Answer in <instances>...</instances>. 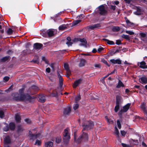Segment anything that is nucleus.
Wrapping results in <instances>:
<instances>
[{"label":"nucleus","mask_w":147,"mask_h":147,"mask_svg":"<svg viewBox=\"0 0 147 147\" xmlns=\"http://www.w3.org/2000/svg\"><path fill=\"white\" fill-rule=\"evenodd\" d=\"M81 20H78L74 21L73 22V25H76L78 24V23H79L80 22H81Z\"/></svg>","instance_id":"35"},{"label":"nucleus","mask_w":147,"mask_h":147,"mask_svg":"<svg viewBox=\"0 0 147 147\" xmlns=\"http://www.w3.org/2000/svg\"><path fill=\"white\" fill-rule=\"evenodd\" d=\"M109 74H108L106 76L103 77V78H102V83H104V82H105V81H104V80L105 79L107 78L109 76Z\"/></svg>","instance_id":"57"},{"label":"nucleus","mask_w":147,"mask_h":147,"mask_svg":"<svg viewBox=\"0 0 147 147\" xmlns=\"http://www.w3.org/2000/svg\"><path fill=\"white\" fill-rule=\"evenodd\" d=\"M13 99L16 100L30 101L31 97L28 94H21L19 95L18 93H15L12 94Z\"/></svg>","instance_id":"1"},{"label":"nucleus","mask_w":147,"mask_h":147,"mask_svg":"<svg viewBox=\"0 0 147 147\" xmlns=\"http://www.w3.org/2000/svg\"><path fill=\"white\" fill-rule=\"evenodd\" d=\"M19 93H20V94H19V95H20L21 94H23L22 93L24 92V89H20L19 91Z\"/></svg>","instance_id":"60"},{"label":"nucleus","mask_w":147,"mask_h":147,"mask_svg":"<svg viewBox=\"0 0 147 147\" xmlns=\"http://www.w3.org/2000/svg\"><path fill=\"white\" fill-rule=\"evenodd\" d=\"M61 141V138H57L56 139V142L57 143H59Z\"/></svg>","instance_id":"49"},{"label":"nucleus","mask_w":147,"mask_h":147,"mask_svg":"<svg viewBox=\"0 0 147 147\" xmlns=\"http://www.w3.org/2000/svg\"><path fill=\"white\" fill-rule=\"evenodd\" d=\"M15 119L17 122H19L21 120V118L19 115L16 114V115Z\"/></svg>","instance_id":"31"},{"label":"nucleus","mask_w":147,"mask_h":147,"mask_svg":"<svg viewBox=\"0 0 147 147\" xmlns=\"http://www.w3.org/2000/svg\"><path fill=\"white\" fill-rule=\"evenodd\" d=\"M83 129L85 130H89L92 128L94 126L93 122L91 121H86L83 125Z\"/></svg>","instance_id":"5"},{"label":"nucleus","mask_w":147,"mask_h":147,"mask_svg":"<svg viewBox=\"0 0 147 147\" xmlns=\"http://www.w3.org/2000/svg\"><path fill=\"white\" fill-rule=\"evenodd\" d=\"M104 49V48L102 47H100L99 48H98L97 49V51L98 53H100V52L102 51Z\"/></svg>","instance_id":"44"},{"label":"nucleus","mask_w":147,"mask_h":147,"mask_svg":"<svg viewBox=\"0 0 147 147\" xmlns=\"http://www.w3.org/2000/svg\"><path fill=\"white\" fill-rule=\"evenodd\" d=\"M116 44L117 45H119L121 44V40H117L116 41Z\"/></svg>","instance_id":"54"},{"label":"nucleus","mask_w":147,"mask_h":147,"mask_svg":"<svg viewBox=\"0 0 147 147\" xmlns=\"http://www.w3.org/2000/svg\"><path fill=\"white\" fill-rule=\"evenodd\" d=\"M43 45L42 44L38 43H34V48L36 50H39L42 48Z\"/></svg>","instance_id":"10"},{"label":"nucleus","mask_w":147,"mask_h":147,"mask_svg":"<svg viewBox=\"0 0 147 147\" xmlns=\"http://www.w3.org/2000/svg\"><path fill=\"white\" fill-rule=\"evenodd\" d=\"M10 138L8 136H6L4 139L5 144H9L11 143Z\"/></svg>","instance_id":"23"},{"label":"nucleus","mask_w":147,"mask_h":147,"mask_svg":"<svg viewBox=\"0 0 147 147\" xmlns=\"http://www.w3.org/2000/svg\"><path fill=\"white\" fill-rule=\"evenodd\" d=\"M138 65L140 67L142 68H147V66L146 65V63L144 61H142L140 63H138Z\"/></svg>","instance_id":"14"},{"label":"nucleus","mask_w":147,"mask_h":147,"mask_svg":"<svg viewBox=\"0 0 147 147\" xmlns=\"http://www.w3.org/2000/svg\"><path fill=\"white\" fill-rule=\"evenodd\" d=\"M42 60L44 61L46 63H48V61L46 60L45 58L44 57H42Z\"/></svg>","instance_id":"61"},{"label":"nucleus","mask_w":147,"mask_h":147,"mask_svg":"<svg viewBox=\"0 0 147 147\" xmlns=\"http://www.w3.org/2000/svg\"><path fill=\"white\" fill-rule=\"evenodd\" d=\"M66 28V25L64 24H63L59 26V30H65Z\"/></svg>","instance_id":"30"},{"label":"nucleus","mask_w":147,"mask_h":147,"mask_svg":"<svg viewBox=\"0 0 147 147\" xmlns=\"http://www.w3.org/2000/svg\"><path fill=\"white\" fill-rule=\"evenodd\" d=\"M100 26V24H98L89 26L87 27V28L88 29L93 30L95 28H99Z\"/></svg>","instance_id":"9"},{"label":"nucleus","mask_w":147,"mask_h":147,"mask_svg":"<svg viewBox=\"0 0 147 147\" xmlns=\"http://www.w3.org/2000/svg\"><path fill=\"white\" fill-rule=\"evenodd\" d=\"M53 145V143L51 141L46 142L45 144V147H52Z\"/></svg>","instance_id":"20"},{"label":"nucleus","mask_w":147,"mask_h":147,"mask_svg":"<svg viewBox=\"0 0 147 147\" xmlns=\"http://www.w3.org/2000/svg\"><path fill=\"white\" fill-rule=\"evenodd\" d=\"M41 141L38 140H37L35 144V145H37L38 146H40L41 145Z\"/></svg>","instance_id":"43"},{"label":"nucleus","mask_w":147,"mask_h":147,"mask_svg":"<svg viewBox=\"0 0 147 147\" xmlns=\"http://www.w3.org/2000/svg\"><path fill=\"white\" fill-rule=\"evenodd\" d=\"M85 129H83L82 132L77 140V142L80 143L82 141H86L88 140V134L85 132Z\"/></svg>","instance_id":"2"},{"label":"nucleus","mask_w":147,"mask_h":147,"mask_svg":"<svg viewBox=\"0 0 147 147\" xmlns=\"http://www.w3.org/2000/svg\"><path fill=\"white\" fill-rule=\"evenodd\" d=\"M52 95L54 97H57V92L55 93L54 92L52 94Z\"/></svg>","instance_id":"63"},{"label":"nucleus","mask_w":147,"mask_h":147,"mask_svg":"<svg viewBox=\"0 0 147 147\" xmlns=\"http://www.w3.org/2000/svg\"><path fill=\"white\" fill-rule=\"evenodd\" d=\"M18 131L20 132L23 131L24 130L23 128L21 126H18Z\"/></svg>","instance_id":"41"},{"label":"nucleus","mask_w":147,"mask_h":147,"mask_svg":"<svg viewBox=\"0 0 147 147\" xmlns=\"http://www.w3.org/2000/svg\"><path fill=\"white\" fill-rule=\"evenodd\" d=\"M68 129V128L65 129L63 132V140L65 144L68 142L70 138Z\"/></svg>","instance_id":"3"},{"label":"nucleus","mask_w":147,"mask_h":147,"mask_svg":"<svg viewBox=\"0 0 147 147\" xmlns=\"http://www.w3.org/2000/svg\"><path fill=\"white\" fill-rule=\"evenodd\" d=\"M4 117V113L2 110H0V117L2 118Z\"/></svg>","instance_id":"42"},{"label":"nucleus","mask_w":147,"mask_h":147,"mask_svg":"<svg viewBox=\"0 0 147 147\" xmlns=\"http://www.w3.org/2000/svg\"><path fill=\"white\" fill-rule=\"evenodd\" d=\"M46 71L47 72L49 73L50 72L51 69L50 68L48 67L46 69Z\"/></svg>","instance_id":"64"},{"label":"nucleus","mask_w":147,"mask_h":147,"mask_svg":"<svg viewBox=\"0 0 147 147\" xmlns=\"http://www.w3.org/2000/svg\"><path fill=\"white\" fill-rule=\"evenodd\" d=\"M79 105L78 104H76L73 107V108L75 110L77 109L79 107Z\"/></svg>","instance_id":"50"},{"label":"nucleus","mask_w":147,"mask_h":147,"mask_svg":"<svg viewBox=\"0 0 147 147\" xmlns=\"http://www.w3.org/2000/svg\"><path fill=\"white\" fill-rule=\"evenodd\" d=\"M122 37L127 39H129V36L127 35L123 34L122 36Z\"/></svg>","instance_id":"53"},{"label":"nucleus","mask_w":147,"mask_h":147,"mask_svg":"<svg viewBox=\"0 0 147 147\" xmlns=\"http://www.w3.org/2000/svg\"><path fill=\"white\" fill-rule=\"evenodd\" d=\"M103 40L105 41L109 45H113L114 44V42L112 41H110L109 40L105 38L103 39Z\"/></svg>","instance_id":"28"},{"label":"nucleus","mask_w":147,"mask_h":147,"mask_svg":"<svg viewBox=\"0 0 147 147\" xmlns=\"http://www.w3.org/2000/svg\"><path fill=\"white\" fill-rule=\"evenodd\" d=\"M121 145L123 147H129V145L123 143H121Z\"/></svg>","instance_id":"56"},{"label":"nucleus","mask_w":147,"mask_h":147,"mask_svg":"<svg viewBox=\"0 0 147 147\" xmlns=\"http://www.w3.org/2000/svg\"><path fill=\"white\" fill-rule=\"evenodd\" d=\"M57 75L59 79V86L61 88V87L63 85V80L61 76L60 75L59 73H57Z\"/></svg>","instance_id":"19"},{"label":"nucleus","mask_w":147,"mask_h":147,"mask_svg":"<svg viewBox=\"0 0 147 147\" xmlns=\"http://www.w3.org/2000/svg\"><path fill=\"white\" fill-rule=\"evenodd\" d=\"M66 44L68 46H70L72 45V43L71 41H67L66 42Z\"/></svg>","instance_id":"48"},{"label":"nucleus","mask_w":147,"mask_h":147,"mask_svg":"<svg viewBox=\"0 0 147 147\" xmlns=\"http://www.w3.org/2000/svg\"><path fill=\"white\" fill-rule=\"evenodd\" d=\"M139 81L142 83H147V78L145 77H141L139 79Z\"/></svg>","instance_id":"18"},{"label":"nucleus","mask_w":147,"mask_h":147,"mask_svg":"<svg viewBox=\"0 0 147 147\" xmlns=\"http://www.w3.org/2000/svg\"><path fill=\"white\" fill-rule=\"evenodd\" d=\"M86 63V60L84 59H81L80 60V63L79 64V66L80 67L84 66Z\"/></svg>","instance_id":"24"},{"label":"nucleus","mask_w":147,"mask_h":147,"mask_svg":"<svg viewBox=\"0 0 147 147\" xmlns=\"http://www.w3.org/2000/svg\"><path fill=\"white\" fill-rule=\"evenodd\" d=\"M119 109V105L116 104V106L115 108V112H117Z\"/></svg>","instance_id":"40"},{"label":"nucleus","mask_w":147,"mask_h":147,"mask_svg":"<svg viewBox=\"0 0 147 147\" xmlns=\"http://www.w3.org/2000/svg\"><path fill=\"white\" fill-rule=\"evenodd\" d=\"M25 121L27 123H30L31 122L30 120L28 119H26L25 120Z\"/></svg>","instance_id":"59"},{"label":"nucleus","mask_w":147,"mask_h":147,"mask_svg":"<svg viewBox=\"0 0 147 147\" xmlns=\"http://www.w3.org/2000/svg\"><path fill=\"white\" fill-rule=\"evenodd\" d=\"M129 109V103L124 106L122 109H121L119 113V115L121 117L122 114L124 112H126Z\"/></svg>","instance_id":"8"},{"label":"nucleus","mask_w":147,"mask_h":147,"mask_svg":"<svg viewBox=\"0 0 147 147\" xmlns=\"http://www.w3.org/2000/svg\"><path fill=\"white\" fill-rule=\"evenodd\" d=\"M117 123L118 126V127L119 129H120L121 128V125L120 124V122L119 120H117Z\"/></svg>","instance_id":"45"},{"label":"nucleus","mask_w":147,"mask_h":147,"mask_svg":"<svg viewBox=\"0 0 147 147\" xmlns=\"http://www.w3.org/2000/svg\"><path fill=\"white\" fill-rule=\"evenodd\" d=\"M146 105L144 103H143L141 104L140 106L141 108L144 111L145 113H146Z\"/></svg>","instance_id":"26"},{"label":"nucleus","mask_w":147,"mask_h":147,"mask_svg":"<svg viewBox=\"0 0 147 147\" xmlns=\"http://www.w3.org/2000/svg\"><path fill=\"white\" fill-rule=\"evenodd\" d=\"M9 129V127H8V126H6L4 127L3 128V130L4 131H8Z\"/></svg>","instance_id":"46"},{"label":"nucleus","mask_w":147,"mask_h":147,"mask_svg":"<svg viewBox=\"0 0 147 147\" xmlns=\"http://www.w3.org/2000/svg\"><path fill=\"white\" fill-rule=\"evenodd\" d=\"M116 7L115 6L111 5V8L114 11L116 9Z\"/></svg>","instance_id":"58"},{"label":"nucleus","mask_w":147,"mask_h":147,"mask_svg":"<svg viewBox=\"0 0 147 147\" xmlns=\"http://www.w3.org/2000/svg\"><path fill=\"white\" fill-rule=\"evenodd\" d=\"M36 59L35 58L33 59V61L35 63L38 64L39 63V58L38 57H36Z\"/></svg>","instance_id":"36"},{"label":"nucleus","mask_w":147,"mask_h":147,"mask_svg":"<svg viewBox=\"0 0 147 147\" xmlns=\"http://www.w3.org/2000/svg\"><path fill=\"white\" fill-rule=\"evenodd\" d=\"M9 79V77L8 76H6L4 78L3 80L5 81V82H6L8 81Z\"/></svg>","instance_id":"51"},{"label":"nucleus","mask_w":147,"mask_h":147,"mask_svg":"<svg viewBox=\"0 0 147 147\" xmlns=\"http://www.w3.org/2000/svg\"><path fill=\"white\" fill-rule=\"evenodd\" d=\"M29 136L30 139L34 140L38 138H40V133L36 135L32 134V132L29 131Z\"/></svg>","instance_id":"7"},{"label":"nucleus","mask_w":147,"mask_h":147,"mask_svg":"<svg viewBox=\"0 0 147 147\" xmlns=\"http://www.w3.org/2000/svg\"><path fill=\"white\" fill-rule=\"evenodd\" d=\"M135 8L137 11H136L135 12V14L137 15H140L142 13V10L141 7H136Z\"/></svg>","instance_id":"15"},{"label":"nucleus","mask_w":147,"mask_h":147,"mask_svg":"<svg viewBox=\"0 0 147 147\" xmlns=\"http://www.w3.org/2000/svg\"><path fill=\"white\" fill-rule=\"evenodd\" d=\"M70 108L69 107H68L64 109L63 113L65 115H67L70 113Z\"/></svg>","instance_id":"21"},{"label":"nucleus","mask_w":147,"mask_h":147,"mask_svg":"<svg viewBox=\"0 0 147 147\" xmlns=\"http://www.w3.org/2000/svg\"><path fill=\"white\" fill-rule=\"evenodd\" d=\"M122 102V98L119 95H117L116 97V104L119 105Z\"/></svg>","instance_id":"22"},{"label":"nucleus","mask_w":147,"mask_h":147,"mask_svg":"<svg viewBox=\"0 0 147 147\" xmlns=\"http://www.w3.org/2000/svg\"><path fill=\"white\" fill-rule=\"evenodd\" d=\"M110 62L113 64H120L121 63V61L119 59L115 60L114 59H111L110 60Z\"/></svg>","instance_id":"17"},{"label":"nucleus","mask_w":147,"mask_h":147,"mask_svg":"<svg viewBox=\"0 0 147 147\" xmlns=\"http://www.w3.org/2000/svg\"><path fill=\"white\" fill-rule=\"evenodd\" d=\"M106 119V118H107V122L109 123H113L114 122H113V121L111 120V119H108L107 118V117L106 116L105 117Z\"/></svg>","instance_id":"47"},{"label":"nucleus","mask_w":147,"mask_h":147,"mask_svg":"<svg viewBox=\"0 0 147 147\" xmlns=\"http://www.w3.org/2000/svg\"><path fill=\"white\" fill-rule=\"evenodd\" d=\"M102 61L105 64L107 65L108 66H110V65H109V64L107 62L106 60L103 59L102 60Z\"/></svg>","instance_id":"52"},{"label":"nucleus","mask_w":147,"mask_h":147,"mask_svg":"<svg viewBox=\"0 0 147 147\" xmlns=\"http://www.w3.org/2000/svg\"><path fill=\"white\" fill-rule=\"evenodd\" d=\"M7 32V34L10 35L12 33L13 30L11 28H9L8 29Z\"/></svg>","instance_id":"37"},{"label":"nucleus","mask_w":147,"mask_h":147,"mask_svg":"<svg viewBox=\"0 0 147 147\" xmlns=\"http://www.w3.org/2000/svg\"><path fill=\"white\" fill-rule=\"evenodd\" d=\"M120 30V28L118 26H115L113 27L112 28V30L114 32H117Z\"/></svg>","instance_id":"33"},{"label":"nucleus","mask_w":147,"mask_h":147,"mask_svg":"<svg viewBox=\"0 0 147 147\" xmlns=\"http://www.w3.org/2000/svg\"><path fill=\"white\" fill-rule=\"evenodd\" d=\"M38 98L39 101L41 102H44L46 100L45 96L42 94L38 96Z\"/></svg>","instance_id":"13"},{"label":"nucleus","mask_w":147,"mask_h":147,"mask_svg":"<svg viewBox=\"0 0 147 147\" xmlns=\"http://www.w3.org/2000/svg\"><path fill=\"white\" fill-rule=\"evenodd\" d=\"M9 128L11 130H13L15 128V123L13 122L10 123L9 124Z\"/></svg>","instance_id":"25"},{"label":"nucleus","mask_w":147,"mask_h":147,"mask_svg":"<svg viewBox=\"0 0 147 147\" xmlns=\"http://www.w3.org/2000/svg\"><path fill=\"white\" fill-rule=\"evenodd\" d=\"M64 67L66 70H67L69 69V65L68 64L66 63H65L64 64Z\"/></svg>","instance_id":"39"},{"label":"nucleus","mask_w":147,"mask_h":147,"mask_svg":"<svg viewBox=\"0 0 147 147\" xmlns=\"http://www.w3.org/2000/svg\"><path fill=\"white\" fill-rule=\"evenodd\" d=\"M140 35L141 36V39L142 40L144 41L147 40V37L145 33L142 32L140 34Z\"/></svg>","instance_id":"16"},{"label":"nucleus","mask_w":147,"mask_h":147,"mask_svg":"<svg viewBox=\"0 0 147 147\" xmlns=\"http://www.w3.org/2000/svg\"><path fill=\"white\" fill-rule=\"evenodd\" d=\"M115 131L114 132L115 134L117 136L119 137V130L116 127H115Z\"/></svg>","instance_id":"34"},{"label":"nucleus","mask_w":147,"mask_h":147,"mask_svg":"<svg viewBox=\"0 0 147 147\" xmlns=\"http://www.w3.org/2000/svg\"><path fill=\"white\" fill-rule=\"evenodd\" d=\"M81 99V96L80 95H78L75 98L76 102H77Z\"/></svg>","instance_id":"38"},{"label":"nucleus","mask_w":147,"mask_h":147,"mask_svg":"<svg viewBox=\"0 0 147 147\" xmlns=\"http://www.w3.org/2000/svg\"><path fill=\"white\" fill-rule=\"evenodd\" d=\"M130 143L134 144H137L138 143V140H134L132 139H130L129 141Z\"/></svg>","instance_id":"32"},{"label":"nucleus","mask_w":147,"mask_h":147,"mask_svg":"<svg viewBox=\"0 0 147 147\" xmlns=\"http://www.w3.org/2000/svg\"><path fill=\"white\" fill-rule=\"evenodd\" d=\"M67 73V77H69V76L71 74V71H70L69 69H68L67 70H66Z\"/></svg>","instance_id":"55"},{"label":"nucleus","mask_w":147,"mask_h":147,"mask_svg":"<svg viewBox=\"0 0 147 147\" xmlns=\"http://www.w3.org/2000/svg\"><path fill=\"white\" fill-rule=\"evenodd\" d=\"M82 80L81 79L76 80L73 85V87L74 88H76L79 85L82 83Z\"/></svg>","instance_id":"11"},{"label":"nucleus","mask_w":147,"mask_h":147,"mask_svg":"<svg viewBox=\"0 0 147 147\" xmlns=\"http://www.w3.org/2000/svg\"><path fill=\"white\" fill-rule=\"evenodd\" d=\"M55 30L53 29H49L46 31L45 30L41 33V34L43 37H47L48 36L49 37H51L54 36V32Z\"/></svg>","instance_id":"4"},{"label":"nucleus","mask_w":147,"mask_h":147,"mask_svg":"<svg viewBox=\"0 0 147 147\" xmlns=\"http://www.w3.org/2000/svg\"><path fill=\"white\" fill-rule=\"evenodd\" d=\"M98 12L100 15H104L107 13V10L103 5L98 7Z\"/></svg>","instance_id":"6"},{"label":"nucleus","mask_w":147,"mask_h":147,"mask_svg":"<svg viewBox=\"0 0 147 147\" xmlns=\"http://www.w3.org/2000/svg\"><path fill=\"white\" fill-rule=\"evenodd\" d=\"M9 58V56H6L1 59L0 61L1 62H5L8 60Z\"/></svg>","instance_id":"29"},{"label":"nucleus","mask_w":147,"mask_h":147,"mask_svg":"<svg viewBox=\"0 0 147 147\" xmlns=\"http://www.w3.org/2000/svg\"><path fill=\"white\" fill-rule=\"evenodd\" d=\"M124 86V85L123 83L121 82V80H119L118 84L116 86V87L117 88H119L121 87H123Z\"/></svg>","instance_id":"27"},{"label":"nucleus","mask_w":147,"mask_h":147,"mask_svg":"<svg viewBox=\"0 0 147 147\" xmlns=\"http://www.w3.org/2000/svg\"><path fill=\"white\" fill-rule=\"evenodd\" d=\"M77 40L80 41L81 43L80 44V45L81 46H85L86 45V41L84 38L80 39L78 38L76 39Z\"/></svg>","instance_id":"12"},{"label":"nucleus","mask_w":147,"mask_h":147,"mask_svg":"<svg viewBox=\"0 0 147 147\" xmlns=\"http://www.w3.org/2000/svg\"><path fill=\"white\" fill-rule=\"evenodd\" d=\"M94 66L95 67L98 68H100L101 67V66L99 64H95L94 65Z\"/></svg>","instance_id":"62"}]
</instances>
